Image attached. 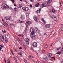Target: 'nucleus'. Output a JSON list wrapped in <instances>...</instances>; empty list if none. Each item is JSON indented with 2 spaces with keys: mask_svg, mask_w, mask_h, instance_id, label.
I'll return each instance as SVG.
<instances>
[{
  "mask_svg": "<svg viewBox=\"0 0 63 63\" xmlns=\"http://www.w3.org/2000/svg\"><path fill=\"white\" fill-rule=\"evenodd\" d=\"M18 36H20L21 37H23V35L20 34H18Z\"/></svg>",
  "mask_w": 63,
  "mask_h": 63,
  "instance_id": "nucleus-27",
  "label": "nucleus"
},
{
  "mask_svg": "<svg viewBox=\"0 0 63 63\" xmlns=\"http://www.w3.org/2000/svg\"><path fill=\"white\" fill-rule=\"evenodd\" d=\"M17 54H19V55H22V53H17Z\"/></svg>",
  "mask_w": 63,
  "mask_h": 63,
  "instance_id": "nucleus-33",
  "label": "nucleus"
},
{
  "mask_svg": "<svg viewBox=\"0 0 63 63\" xmlns=\"http://www.w3.org/2000/svg\"><path fill=\"white\" fill-rule=\"evenodd\" d=\"M10 25L11 26H13V27H15V25L12 24H11Z\"/></svg>",
  "mask_w": 63,
  "mask_h": 63,
  "instance_id": "nucleus-38",
  "label": "nucleus"
},
{
  "mask_svg": "<svg viewBox=\"0 0 63 63\" xmlns=\"http://www.w3.org/2000/svg\"><path fill=\"white\" fill-rule=\"evenodd\" d=\"M26 15L27 16V18H28V17H29V14L27 13Z\"/></svg>",
  "mask_w": 63,
  "mask_h": 63,
  "instance_id": "nucleus-26",
  "label": "nucleus"
},
{
  "mask_svg": "<svg viewBox=\"0 0 63 63\" xmlns=\"http://www.w3.org/2000/svg\"><path fill=\"white\" fill-rule=\"evenodd\" d=\"M23 10L26 12H27L28 11V8H22Z\"/></svg>",
  "mask_w": 63,
  "mask_h": 63,
  "instance_id": "nucleus-10",
  "label": "nucleus"
},
{
  "mask_svg": "<svg viewBox=\"0 0 63 63\" xmlns=\"http://www.w3.org/2000/svg\"><path fill=\"white\" fill-rule=\"evenodd\" d=\"M28 57L29 58H31V56H29Z\"/></svg>",
  "mask_w": 63,
  "mask_h": 63,
  "instance_id": "nucleus-60",
  "label": "nucleus"
},
{
  "mask_svg": "<svg viewBox=\"0 0 63 63\" xmlns=\"http://www.w3.org/2000/svg\"><path fill=\"white\" fill-rule=\"evenodd\" d=\"M30 7H31V8H32V4H31L30 5Z\"/></svg>",
  "mask_w": 63,
  "mask_h": 63,
  "instance_id": "nucleus-53",
  "label": "nucleus"
},
{
  "mask_svg": "<svg viewBox=\"0 0 63 63\" xmlns=\"http://www.w3.org/2000/svg\"><path fill=\"white\" fill-rule=\"evenodd\" d=\"M25 62L26 63H27V61H26Z\"/></svg>",
  "mask_w": 63,
  "mask_h": 63,
  "instance_id": "nucleus-63",
  "label": "nucleus"
},
{
  "mask_svg": "<svg viewBox=\"0 0 63 63\" xmlns=\"http://www.w3.org/2000/svg\"><path fill=\"white\" fill-rule=\"evenodd\" d=\"M41 8H39V10H38L37 11H36V13H37V14H39V13H40V11H41Z\"/></svg>",
  "mask_w": 63,
  "mask_h": 63,
  "instance_id": "nucleus-13",
  "label": "nucleus"
},
{
  "mask_svg": "<svg viewBox=\"0 0 63 63\" xmlns=\"http://www.w3.org/2000/svg\"><path fill=\"white\" fill-rule=\"evenodd\" d=\"M59 34H61V32H59Z\"/></svg>",
  "mask_w": 63,
  "mask_h": 63,
  "instance_id": "nucleus-56",
  "label": "nucleus"
},
{
  "mask_svg": "<svg viewBox=\"0 0 63 63\" xmlns=\"http://www.w3.org/2000/svg\"><path fill=\"white\" fill-rule=\"evenodd\" d=\"M24 33L25 34H26V31H24Z\"/></svg>",
  "mask_w": 63,
  "mask_h": 63,
  "instance_id": "nucleus-47",
  "label": "nucleus"
},
{
  "mask_svg": "<svg viewBox=\"0 0 63 63\" xmlns=\"http://www.w3.org/2000/svg\"><path fill=\"white\" fill-rule=\"evenodd\" d=\"M17 7H18V8H20V4H17Z\"/></svg>",
  "mask_w": 63,
  "mask_h": 63,
  "instance_id": "nucleus-34",
  "label": "nucleus"
},
{
  "mask_svg": "<svg viewBox=\"0 0 63 63\" xmlns=\"http://www.w3.org/2000/svg\"><path fill=\"white\" fill-rule=\"evenodd\" d=\"M1 49H2V48L1 47H0V51H1Z\"/></svg>",
  "mask_w": 63,
  "mask_h": 63,
  "instance_id": "nucleus-59",
  "label": "nucleus"
},
{
  "mask_svg": "<svg viewBox=\"0 0 63 63\" xmlns=\"http://www.w3.org/2000/svg\"><path fill=\"white\" fill-rule=\"evenodd\" d=\"M2 36V39H4V37L2 35L1 36Z\"/></svg>",
  "mask_w": 63,
  "mask_h": 63,
  "instance_id": "nucleus-42",
  "label": "nucleus"
},
{
  "mask_svg": "<svg viewBox=\"0 0 63 63\" xmlns=\"http://www.w3.org/2000/svg\"><path fill=\"white\" fill-rule=\"evenodd\" d=\"M45 26L46 28H47V27L49 28L50 27V25H46Z\"/></svg>",
  "mask_w": 63,
  "mask_h": 63,
  "instance_id": "nucleus-16",
  "label": "nucleus"
},
{
  "mask_svg": "<svg viewBox=\"0 0 63 63\" xmlns=\"http://www.w3.org/2000/svg\"><path fill=\"white\" fill-rule=\"evenodd\" d=\"M5 38H8L9 35L8 34H6L5 35Z\"/></svg>",
  "mask_w": 63,
  "mask_h": 63,
  "instance_id": "nucleus-14",
  "label": "nucleus"
},
{
  "mask_svg": "<svg viewBox=\"0 0 63 63\" xmlns=\"http://www.w3.org/2000/svg\"><path fill=\"white\" fill-rule=\"evenodd\" d=\"M31 37L33 39H35L36 38V35H31Z\"/></svg>",
  "mask_w": 63,
  "mask_h": 63,
  "instance_id": "nucleus-12",
  "label": "nucleus"
},
{
  "mask_svg": "<svg viewBox=\"0 0 63 63\" xmlns=\"http://www.w3.org/2000/svg\"><path fill=\"white\" fill-rule=\"evenodd\" d=\"M47 45H46L45 46V47L46 48H47Z\"/></svg>",
  "mask_w": 63,
  "mask_h": 63,
  "instance_id": "nucleus-50",
  "label": "nucleus"
},
{
  "mask_svg": "<svg viewBox=\"0 0 63 63\" xmlns=\"http://www.w3.org/2000/svg\"><path fill=\"white\" fill-rule=\"evenodd\" d=\"M32 35L31 36H32L33 35H35V32H32Z\"/></svg>",
  "mask_w": 63,
  "mask_h": 63,
  "instance_id": "nucleus-20",
  "label": "nucleus"
},
{
  "mask_svg": "<svg viewBox=\"0 0 63 63\" xmlns=\"http://www.w3.org/2000/svg\"><path fill=\"white\" fill-rule=\"evenodd\" d=\"M21 19H24L25 18L24 15H22L21 17Z\"/></svg>",
  "mask_w": 63,
  "mask_h": 63,
  "instance_id": "nucleus-19",
  "label": "nucleus"
},
{
  "mask_svg": "<svg viewBox=\"0 0 63 63\" xmlns=\"http://www.w3.org/2000/svg\"><path fill=\"white\" fill-rule=\"evenodd\" d=\"M40 5V3H37L35 5V6L36 7H38L39 6V5Z\"/></svg>",
  "mask_w": 63,
  "mask_h": 63,
  "instance_id": "nucleus-21",
  "label": "nucleus"
},
{
  "mask_svg": "<svg viewBox=\"0 0 63 63\" xmlns=\"http://www.w3.org/2000/svg\"><path fill=\"white\" fill-rule=\"evenodd\" d=\"M51 11L53 13H55V10L52 9H51Z\"/></svg>",
  "mask_w": 63,
  "mask_h": 63,
  "instance_id": "nucleus-23",
  "label": "nucleus"
},
{
  "mask_svg": "<svg viewBox=\"0 0 63 63\" xmlns=\"http://www.w3.org/2000/svg\"><path fill=\"white\" fill-rule=\"evenodd\" d=\"M18 21L19 23H22V21H21L19 20H18Z\"/></svg>",
  "mask_w": 63,
  "mask_h": 63,
  "instance_id": "nucleus-39",
  "label": "nucleus"
},
{
  "mask_svg": "<svg viewBox=\"0 0 63 63\" xmlns=\"http://www.w3.org/2000/svg\"><path fill=\"white\" fill-rule=\"evenodd\" d=\"M13 58L14 59V60H16V58L15 57H13Z\"/></svg>",
  "mask_w": 63,
  "mask_h": 63,
  "instance_id": "nucleus-41",
  "label": "nucleus"
},
{
  "mask_svg": "<svg viewBox=\"0 0 63 63\" xmlns=\"http://www.w3.org/2000/svg\"><path fill=\"white\" fill-rule=\"evenodd\" d=\"M25 40L27 45V46L29 45V40L27 38H26L25 39Z\"/></svg>",
  "mask_w": 63,
  "mask_h": 63,
  "instance_id": "nucleus-2",
  "label": "nucleus"
},
{
  "mask_svg": "<svg viewBox=\"0 0 63 63\" xmlns=\"http://www.w3.org/2000/svg\"><path fill=\"white\" fill-rule=\"evenodd\" d=\"M1 40L2 42H3V43L5 42V40L4 39L1 38Z\"/></svg>",
  "mask_w": 63,
  "mask_h": 63,
  "instance_id": "nucleus-24",
  "label": "nucleus"
},
{
  "mask_svg": "<svg viewBox=\"0 0 63 63\" xmlns=\"http://www.w3.org/2000/svg\"><path fill=\"white\" fill-rule=\"evenodd\" d=\"M44 35H47V33H44Z\"/></svg>",
  "mask_w": 63,
  "mask_h": 63,
  "instance_id": "nucleus-58",
  "label": "nucleus"
},
{
  "mask_svg": "<svg viewBox=\"0 0 63 63\" xmlns=\"http://www.w3.org/2000/svg\"><path fill=\"white\" fill-rule=\"evenodd\" d=\"M42 20L43 21V23H45H45H46V21H45V20H44V19L42 18Z\"/></svg>",
  "mask_w": 63,
  "mask_h": 63,
  "instance_id": "nucleus-25",
  "label": "nucleus"
},
{
  "mask_svg": "<svg viewBox=\"0 0 63 63\" xmlns=\"http://www.w3.org/2000/svg\"><path fill=\"white\" fill-rule=\"evenodd\" d=\"M33 17L34 19L35 20L36 22H38V20H39L38 17L37 16L35 15Z\"/></svg>",
  "mask_w": 63,
  "mask_h": 63,
  "instance_id": "nucleus-3",
  "label": "nucleus"
},
{
  "mask_svg": "<svg viewBox=\"0 0 63 63\" xmlns=\"http://www.w3.org/2000/svg\"><path fill=\"white\" fill-rule=\"evenodd\" d=\"M0 47H4V46H2V45H0Z\"/></svg>",
  "mask_w": 63,
  "mask_h": 63,
  "instance_id": "nucleus-49",
  "label": "nucleus"
},
{
  "mask_svg": "<svg viewBox=\"0 0 63 63\" xmlns=\"http://www.w3.org/2000/svg\"><path fill=\"white\" fill-rule=\"evenodd\" d=\"M30 32H33V29H32V28H31L30 29Z\"/></svg>",
  "mask_w": 63,
  "mask_h": 63,
  "instance_id": "nucleus-22",
  "label": "nucleus"
},
{
  "mask_svg": "<svg viewBox=\"0 0 63 63\" xmlns=\"http://www.w3.org/2000/svg\"><path fill=\"white\" fill-rule=\"evenodd\" d=\"M11 16H8L5 18V19L6 20H10L11 19Z\"/></svg>",
  "mask_w": 63,
  "mask_h": 63,
  "instance_id": "nucleus-4",
  "label": "nucleus"
},
{
  "mask_svg": "<svg viewBox=\"0 0 63 63\" xmlns=\"http://www.w3.org/2000/svg\"><path fill=\"white\" fill-rule=\"evenodd\" d=\"M52 0H48L47 2V4H49V3H50L52 1Z\"/></svg>",
  "mask_w": 63,
  "mask_h": 63,
  "instance_id": "nucleus-17",
  "label": "nucleus"
},
{
  "mask_svg": "<svg viewBox=\"0 0 63 63\" xmlns=\"http://www.w3.org/2000/svg\"><path fill=\"white\" fill-rule=\"evenodd\" d=\"M14 5L15 6H16V3L14 4Z\"/></svg>",
  "mask_w": 63,
  "mask_h": 63,
  "instance_id": "nucleus-61",
  "label": "nucleus"
},
{
  "mask_svg": "<svg viewBox=\"0 0 63 63\" xmlns=\"http://www.w3.org/2000/svg\"><path fill=\"white\" fill-rule=\"evenodd\" d=\"M55 33H56V31H55V30L53 31L51 33L50 35V36H53Z\"/></svg>",
  "mask_w": 63,
  "mask_h": 63,
  "instance_id": "nucleus-8",
  "label": "nucleus"
},
{
  "mask_svg": "<svg viewBox=\"0 0 63 63\" xmlns=\"http://www.w3.org/2000/svg\"><path fill=\"white\" fill-rule=\"evenodd\" d=\"M49 59V58L48 57V58L47 57V56L44 59L45 60H48V59Z\"/></svg>",
  "mask_w": 63,
  "mask_h": 63,
  "instance_id": "nucleus-18",
  "label": "nucleus"
},
{
  "mask_svg": "<svg viewBox=\"0 0 63 63\" xmlns=\"http://www.w3.org/2000/svg\"><path fill=\"white\" fill-rule=\"evenodd\" d=\"M41 5H42V8H43V7H47V5H45L43 4H41Z\"/></svg>",
  "mask_w": 63,
  "mask_h": 63,
  "instance_id": "nucleus-15",
  "label": "nucleus"
},
{
  "mask_svg": "<svg viewBox=\"0 0 63 63\" xmlns=\"http://www.w3.org/2000/svg\"><path fill=\"white\" fill-rule=\"evenodd\" d=\"M11 52H12V54H13V55H14V53H13L12 51H11Z\"/></svg>",
  "mask_w": 63,
  "mask_h": 63,
  "instance_id": "nucleus-57",
  "label": "nucleus"
},
{
  "mask_svg": "<svg viewBox=\"0 0 63 63\" xmlns=\"http://www.w3.org/2000/svg\"><path fill=\"white\" fill-rule=\"evenodd\" d=\"M5 25L7 26V27H9V26H8V24L7 23Z\"/></svg>",
  "mask_w": 63,
  "mask_h": 63,
  "instance_id": "nucleus-46",
  "label": "nucleus"
},
{
  "mask_svg": "<svg viewBox=\"0 0 63 63\" xmlns=\"http://www.w3.org/2000/svg\"><path fill=\"white\" fill-rule=\"evenodd\" d=\"M21 45H22V46L23 47H24V48H25V47H26V46H25L24 45V44H21Z\"/></svg>",
  "mask_w": 63,
  "mask_h": 63,
  "instance_id": "nucleus-29",
  "label": "nucleus"
},
{
  "mask_svg": "<svg viewBox=\"0 0 63 63\" xmlns=\"http://www.w3.org/2000/svg\"><path fill=\"white\" fill-rule=\"evenodd\" d=\"M50 17L52 18H54V20L56 21V20H57V18H56V17L53 15H51V16Z\"/></svg>",
  "mask_w": 63,
  "mask_h": 63,
  "instance_id": "nucleus-7",
  "label": "nucleus"
},
{
  "mask_svg": "<svg viewBox=\"0 0 63 63\" xmlns=\"http://www.w3.org/2000/svg\"><path fill=\"white\" fill-rule=\"evenodd\" d=\"M46 52L45 50H44L42 51V53H44V52Z\"/></svg>",
  "mask_w": 63,
  "mask_h": 63,
  "instance_id": "nucleus-48",
  "label": "nucleus"
},
{
  "mask_svg": "<svg viewBox=\"0 0 63 63\" xmlns=\"http://www.w3.org/2000/svg\"><path fill=\"white\" fill-rule=\"evenodd\" d=\"M2 32L3 33H6V31L5 30H4V31H3V30H2Z\"/></svg>",
  "mask_w": 63,
  "mask_h": 63,
  "instance_id": "nucleus-37",
  "label": "nucleus"
},
{
  "mask_svg": "<svg viewBox=\"0 0 63 63\" xmlns=\"http://www.w3.org/2000/svg\"><path fill=\"white\" fill-rule=\"evenodd\" d=\"M19 49H22V47H20Z\"/></svg>",
  "mask_w": 63,
  "mask_h": 63,
  "instance_id": "nucleus-52",
  "label": "nucleus"
},
{
  "mask_svg": "<svg viewBox=\"0 0 63 63\" xmlns=\"http://www.w3.org/2000/svg\"><path fill=\"white\" fill-rule=\"evenodd\" d=\"M61 52L58 51V52L57 53H56V54H59V55H60V54H61V53H62V54L63 53H61L62 52H63V49H62L61 50Z\"/></svg>",
  "mask_w": 63,
  "mask_h": 63,
  "instance_id": "nucleus-9",
  "label": "nucleus"
},
{
  "mask_svg": "<svg viewBox=\"0 0 63 63\" xmlns=\"http://www.w3.org/2000/svg\"><path fill=\"white\" fill-rule=\"evenodd\" d=\"M52 44H51V45H50V46L51 47H52Z\"/></svg>",
  "mask_w": 63,
  "mask_h": 63,
  "instance_id": "nucleus-62",
  "label": "nucleus"
},
{
  "mask_svg": "<svg viewBox=\"0 0 63 63\" xmlns=\"http://www.w3.org/2000/svg\"><path fill=\"white\" fill-rule=\"evenodd\" d=\"M31 22L28 21H27V24H26L27 27H28L29 26V24H31Z\"/></svg>",
  "mask_w": 63,
  "mask_h": 63,
  "instance_id": "nucleus-5",
  "label": "nucleus"
},
{
  "mask_svg": "<svg viewBox=\"0 0 63 63\" xmlns=\"http://www.w3.org/2000/svg\"><path fill=\"white\" fill-rule=\"evenodd\" d=\"M7 63H11V61L10 60H7Z\"/></svg>",
  "mask_w": 63,
  "mask_h": 63,
  "instance_id": "nucleus-35",
  "label": "nucleus"
},
{
  "mask_svg": "<svg viewBox=\"0 0 63 63\" xmlns=\"http://www.w3.org/2000/svg\"><path fill=\"white\" fill-rule=\"evenodd\" d=\"M52 56V54L51 53H49L48 54V57L49 58H50L51 56Z\"/></svg>",
  "mask_w": 63,
  "mask_h": 63,
  "instance_id": "nucleus-11",
  "label": "nucleus"
},
{
  "mask_svg": "<svg viewBox=\"0 0 63 63\" xmlns=\"http://www.w3.org/2000/svg\"><path fill=\"white\" fill-rule=\"evenodd\" d=\"M39 32H40V31L38 29H37L36 30V33H38Z\"/></svg>",
  "mask_w": 63,
  "mask_h": 63,
  "instance_id": "nucleus-32",
  "label": "nucleus"
},
{
  "mask_svg": "<svg viewBox=\"0 0 63 63\" xmlns=\"http://www.w3.org/2000/svg\"><path fill=\"white\" fill-rule=\"evenodd\" d=\"M20 8H21V9H22V8H23V7H22V5L21 4H20Z\"/></svg>",
  "mask_w": 63,
  "mask_h": 63,
  "instance_id": "nucleus-28",
  "label": "nucleus"
},
{
  "mask_svg": "<svg viewBox=\"0 0 63 63\" xmlns=\"http://www.w3.org/2000/svg\"><path fill=\"white\" fill-rule=\"evenodd\" d=\"M60 30H61V31H63V28H61Z\"/></svg>",
  "mask_w": 63,
  "mask_h": 63,
  "instance_id": "nucleus-45",
  "label": "nucleus"
},
{
  "mask_svg": "<svg viewBox=\"0 0 63 63\" xmlns=\"http://www.w3.org/2000/svg\"><path fill=\"white\" fill-rule=\"evenodd\" d=\"M15 61L16 63H17V62L16 60H15Z\"/></svg>",
  "mask_w": 63,
  "mask_h": 63,
  "instance_id": "nucleus-51",
  "label": "nucleus"
},
{
  "mask_svg": "<svg viewBox=\"0 0 63 63\" xmlns=\"http://www.w3.org/2000/svg\"><path fill=\"white\" fill-rule=\"evenodd\" d=\"M34 57L32 56H31V58H33Z\"/></svg>",
  "mask_w": 63,
  "mask_h": 63,
  "instance_id": "nucleus-44",
  "label": "nucleus"
},
{
  "mask_svg": "<svg viewBox=\"0 0 63 63\" xmlns=\"http://www.w3.org/2000/svg\"><path fill=\"white\" fill-rule=\"evenodd\" d=\"M4 23L5 24H7V23H6V22H4Z\"/></svg>",
  "mask_w": 63,
  "mask_h": 63,
  "instance_id": "nucleus-55",
  "label": "nucleus"
},
{
  "mask_svg": "<svg viewBox=\"0 0 63 63\" xmlns=\"http://www.w3.org/2000/svg\"><path fill=\"white\" fill-rule=\"evenodd\" d=\"M17 40H18V41H19V40H20V39H19L18 38V37L17 38Z\"/></svg>",
  "mask_w": 63,
  "mask_h": 63,
  "instance_id": "nucleus-54",
  "label": "nucleus"
},
{
  "mask_svg": "<svg viewBox=\"0 0 63 63\" xmlns=\"http://www.w3.org/2000/svg\"><path fill=\"white\" fill-rule=\"evenodd\" d=\"M12 1L13 3H14V2H15V0H11Z\"/></svg>",
  "mask_w": 63,
  "mask_h": 63,
  "instance_id": "nucleus-43",
  "label": "nucleus"
},
{
  "mask_svg": "<svg viewBox=\"0 0 63 63\" xmlns=\"http://www.w3.org/2000/svg\"><path fill=\"white\" fill-rule=\"evenodd\" d=\"M5 42L6 43H8V40L5 39Z\"/></svg>",
  "mask_w": 63,
  "mask_h": 63,
  "instance_id": "nucleus-40",
  "label": "nucleus"
},
{
  "mask_svg": "<svg viewBox=\"0 0 63 63\" xmlns=\"http://www.w3.org/2000/svg\"><path fill=\"white\" fill-rule=\"evenodd\" d=\"M20 44H22V43H21V41H20V40H19V41H18Z\"/></svg>",
  "mask_w": 63,
  "mask_h": 63,
  "instance_id": "nucleus-31",
  "label": "nucleus"
},
{
  "mask_svg": "<svg viewBox=\"0 0 63 63\" xmlns=\"http://www.w3.org/2000/svg\"><path fill=\"white\" fill-rule=\"evenodd\" d=\"M34 43H33L32 44V46L33 47H37L38 46V45H37V43L36 42H33Z\"/></svg>",
  "mask_w": 63,
  "mask_h": 63,
  "instance_id": "nucleus-6",
  "label": "nucleus"
},
{
  "mask_svg": "<svg viewBox=\"0 0 63 63\" xmlns=\"http://www.w3.org/2000/svg\"><path fill=\"white\" fill-rule=\"evenodd\" d=\"M14 11H16L17 10V8L16 7H15V8H14Z\"/></svg>",
  "mask_w": 63,
  "mask_h": 63,
  "instance_id": "nucleus-36",
  "label": "nucleus"
},
{
  "mask_svg": "<svg viewBox=\"0 0 63 63\" xmlns=\"http://www.w3.org/2000/svg\"><path fill=\"white\" fill-rule=\"evenodd\" d=\"M39 62H38V61H37L36 62V63H39Z\"/></svg>",
  "mask_w": 63,
  "mask_h": 63,
  "instance_id": "nucleus-64",
  "label": "nucleus"
},
{
  "mask_svg": "<svg viewBox=\"0 0 63 63\" xmlns=\"http://www.w3.org/2000/svg\"><path fill=\"white\" fill-rule=\"evenodd\" d=\"M5 4H2V6H1V8L2 10H4L5 9H8V10H10L12 9V8L11 7H10L9 6L5 5Z\"/></svg>",
  "mask_w": 63,
  "mask_h": 63,
  "instance_id": "nucleus-1",
  "label": "nucleus"
},
{
  "mask_svg": "<svg viewBox=\"0 0 63 63\" xmlns=\"http://www.w3.org/2000/svg\"><path fill=\"white\" fill-rule=\"evenodd\" d=\"M51 59H53L54 60L55 59V57H52Z\"/></svg>",
  "mask_w": 63,
  "mask_h": 63,
  "instance_id": "nucleus-30",
  "label": "nucleus"
}]
</instances>
